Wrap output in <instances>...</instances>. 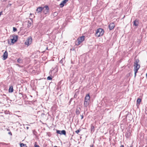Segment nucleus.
Returning a JSON list of instances; mask_svg holds the SVG:
<instances>
[{
    "label": "nucleus",
    "instance_id": "nucleus-1",
    "mask_svg": "<svg viewBox=\"0 0 147 147\" xmlns=\"http://www.w3.org/2000/svg\"><path fill=\"white\" fill-rule=\"evenodd\" d=\"M138 61H135L134 63V71L135 72V76L136 75V74L137 72L138 71L140 68V65H139L138 64Z\"/></svg>",
    "mask_w": 147,
    "mask_h": 147
},
{
    "label": "nucleus",
    "instance_id": "nucleus-2",
    "mask_svg": "<svg viewBox=\"0 0 147 147\" xmlns=\"http://www.w3.org/2000/svg\"><path fill=\"white\" fill-rule=\"evenodd\" d=\"M104 33V30L101 28H99L97 30L95 35L97 37L102 36Z\"/></svg>",
    "mask_w": 147,
    "mask_h": 147
},
{
    "label": "nucleus",
    "instance_id": "nucleus-3",
    "mask_svg": "<svg viewBox=\"0 0 147 147\" xmlns=\"http://www.w3.org/2000/svg\"><path fill=\"white\" fill-rule=\"evenodd\" d=\"M84 40V36H82L80 37H79L77 39V41H78V44L76 43V44L77 45H79L81 43H82Z\"/></svg>",
    "mask_w": 147,
    "mask_h": 147
},
{
    "label": "nucleus",
    "instance_id": "nucleus-4",
    "mask_svg": "<svg viewBox=\"0 0 147 147\" xmlns=\"http://www.w3.org/2000/svg\"><path fill=\"white\" fill-rule=\"evenodd\" d=\"M11 42L12 43H14L17 40V36L13 35L10 36Z\"/></svg>",
    "mask_w": 147,
    "mask_h": 147
},
{
    "label": "nucleus",
    "instance_id": "nucleus-5",
    "mask_svg": "<svg viewBox=\"0 0 147 147\" xmlns=\"http://www.w3.org/2000/svg\"><path fill=\"white\" fill-rule=\"evenodd\" d=\"M32 38L31 37H29L26 40L25 44L26 45H30L32 42Z\"/></svg>",
    "mask_w": 147,
    "mask_h": 147
},
{
    "label": "nucleus",
    "instance_id": "nucleus-6",
    "mask_svg": "<svg viewBox=\"0 0 147 147\" xmlns=\"http://www.w3.org/2000/svg\"><path fill=\"white\" fill-rule=\"evenodd\" d=\"M42 11L45 14H47L49 11V8L48 6H45L42 7Z\"/></svg>",
    "mask_w": 147,
    "mask_h": 147
},
{
    "label": "nucleus",
    "instance_id": "nucleus-7",
    "mask_svg": "<svg viewBox=\"0 0 147 147\" xmlns=\"http://www.w3.org/2000/svg\"><path fill=\"white\" fill-rule=\"evenodd\" d=\"M57 134H59L60 135L63 134L65 135L66 134V131L65 130H63L62 131L57 130Z\"/></svg>",
    "mask_w": 147,
    "mask_h": 147
},
{
    "label": "nucleus",
    "instance_id": "nucleus-8",
    "mask_svg": "<svg viewBox=\"0 0 147 147\" xmlns=\"http://www.w3.org/2000/svg\"><path fill=\"white\" fill-rule=\"evenodd\" d=\"M84 101H88V102L90 101V96L89 94H87L84 98Z\"/></svg>",
    "mask_w": 147,
    "mask_h": 147
},
{
    "label": "nucleus",
    "instance_id": "nucleus-9",
    "mask_svg": "<svg viewBox=\"0 0 147 147\" xmlns=\"http://www.w3.org/2000/svg\"><path fill=\"white\" fill-rule=\"evenodd\" d=\"M69 0H64L59 5L60 7H62Z\"/></svg>",
    "mask_w": 147,
    "mask_h": 147
},
{
    "label": "nucleus",
    "instance_id": "nucleus-10",
    "mask_svg": "<svg viewBox=\"0 0 147 147\" xmlns=\"http://www.w3.org/2000/svg\"><path fill=\"white\" fill-rule=\"evenodd\" d=\"M3 59L5 60L7 59L8 57V53L7 51H6L3 53Z\"/></svg>",
    "mask_w": 147,
    "mask_h": 147
},
{
    "label": "nucleus",
    "instance_id": "nucleus-11",
    "mask_svg": "<svg viewBox=\"0 0 147 147\" xmlns=\"http://www.w3.org/2000/svg\"><path fill=\"white\" fill-rule=\"evenodd\" d=\"M115 26V24L113 23H111L109 25V28L110 30L113 29Z\"/></svg>",
    "mask_w": 147,
    "mask_h": 147
},
{
    "label": "nucleus",
    "instance_id": "nucleus-12",
    "mask_svg": "<svg viewBox=\"0 0 147 147\" xmlns=\"http://www.w3.org/2000/svg\"><path fill=\"white\" fill-rule=\"evenodd\" d=\"M139 24V20L136 19L134 22V25L135 26H138Z\"/></svg>",
    "mask_w": 147,
    "mask_h": 147
},
{
    "label": "nucleus",
    "instance_id": "nucleus-13",
    "mask_svg": "<svg viewBox=\"0 0 147 147\" xmlns=\"http://www.w3.org/2000/svg\"><path fill=\"white\" fill-rule=\"evenodd\" d=\"M30 19L31 20V21H28V28H30V27H31L32 24V19Z\"/></svg>",
    "mask_w": 147,
    "mask_h": 147
},
{
    "label": "nucleus",
    "instance_id": "nucleus-14",
    "mask_svg": "<svg viewBox=\"0 0 147 147\" xmlns=\"http://www.w3.org/2000/svg\"><path fill=\"white\" fill-rule=\"evenodd\" d=\"M42 9H43L42 7H39L36 10L37 13H38L41 12L42 11Z\"/></svg>",
    "mask_w": 147,
    "mask_h": 147
},
{
    "label": "nucleus",
    "instance_id": "nucleus-15",
    "mask_svg": "<svg viewBox=\"0 0 147 147\" xmlns=\"http://www.w3.org/2000/svg\"><path fill=\"white\" fill-rule=\"evenodd\" d=\"M89 102H88V101H84V107H87L89 105Z\"/></svg>",
    "mask_w": 147,
    "mask_h": 147
},
{
    "label": "nucleus",
    "instance_id": "nucleus-16",
    "mask_svg": "<svg viewBox=\"0 0 147 147\" xmlns=\"http://www.w3.org/2000/svg\"><path fill=\"white\" fill-rule=\"evenodd\" d=\"M81 109L80 108H78L77 109L76 111V113L77 115H78L80 113V111Z\"/></svg>",
    "mask_w": 147,
    "mask_h": 147
},
{
    "label": "nucleus",
    "instance_id": "nucleus-17",
    "mask_svg": "<svg viewBox=\"0 0 147 147\" xmlns=\"http://www.w3.org/2000/svg\"><path fill=\"white\" fill-rule=\"evenodd\" d=\"M13 91V87L12 86L10 87L9 89V92H12Z\"/></svg>",
    "mask_w": 147,
    "mask_h": 147
},
{
    "label": "nucleus",
    "instance_id": "nucleus-18",
    "mask_svg": "<svg viewBox=\"0 0 147 147\" xmlns=\"http://www.w3.org/2000/svg\"><path fill=\"white\" fill-rule=\"evenodd\" d=\"M141 101V100L140 98H138L137 100V105L138 104V105H140V103Z\"/></svg>",
    "mask_w": 147,
    "mask_h": 147
},
{
    "label": "nucleus",
    "instance_id": "nucleus-19",
    "mask_svg": "<svg viewBox=\"0 0 147 147\" xmlns=\"http://www.w3.org/2000/svg\"><path fill=\"white\" fill-rule=\"evenodd\" d=\"M94 131V126H92L91 125V132H93Z\"/></svg>",
    "mask_w": 147,
    "mask_h": 147
},
{
    "label": "nucleus",
    "instance_id": "nucleus-20",
    "mask_svg": "<svg viewBox=\"0 0 147 147\" xmlns=\"http://www.w3.org/2000/svg\"><path fill=\"white\" fill-rule=\"evenodd\" d=\"M21 147H27L26 144L22 143L20 144Z\"/></svg>",
    "mask_w": 147,
    "mask_h": 147
},
{
    "label": "nucleus",
    "instance_id": "nucleus-21",
    "mask_svg": "<svg viewBox=\"0 0 147 147\" xmlns=\"http://www.w3.org/2000/svg\"><path fill=\"white\" fill-rule=\"evenodd\" d=\"M52 79V77H51V76H49L47 78V79L48 80H51Z\"/></svg>",
    "mask_w": 147,
    "mask_h": 147
},
{
    "label": "nucleus",
    "instance_id": "nucleus-22",
    "mask_svg": "<svg viewBox=\"0 0 147 147\" xmlns=\"http://www.w3.org/2000/svg\"><path fill=\"white\" fill-rule=\"evenodd\" d=\"M17 61L19 63H21L22 62V60L20 59H18L17 60Z\"/></svg>",
    "mask_w": 147,
    "mask_h": 147
},
{
    "label": "nucleus",
    "instance_id": "nucleus-23",
    "mask_svg": "<svg viewBox=\"0 0 147 147\" xmlns=\"http://www.w3.org/2000/svg\"><path fill=\"white\" fill-rule=\"evenodd\" d=\"M17 30V29L16 28H15L14 27H13V32H16Z\"/></svg>",
    "mask_w": 147,
    "mask_h": 147
},
{
    "label": "nucleus",
    "instance_id": "nucleus-24",
    "mask_svg": "<svg viewBox=\"0 0 147 147\" xmlns=\"http://www.w3.org/2000/svg\"><path fill=\"white\" fill-rule=\"evenodd\" d=\"M80 131L79 130H77L75 131V132L76 133L78 134Z\"/></svg>",
    "mask_w": 147,
    "mask_h": 147
},
{
    "label": "nucleus",
    "instance_id": "nucleus-25",
    "mask_svg": "<svg viewBox=\"0 0 147 147\" xmlns=\"http://www.w3.org/2000/svg\"><path fill=\"white\" fill-rule=\"evenodd\" d=\"M80 116L81 117V119H82L83 118V115H80Z\"/></svg>",
    "mask_w": 147,
    "mask_h": 147
},
{
    "label": "nucleus",
    "instance_id": "nucleus-26",
    "mask_svg": "<svg viewBox=\"0 0 147 147\" xmlns=\"http://www.w3.org/2000/svg\"><path fill=\"white\" fill-rule=\"evenodd\" d=\"M8 134L11 135H12V133L11 132H8Z\"/></svg>",
    "mask_w": 147,
    "mask_h": 147
},
{
    "label": "nucleus",
    "instance_id": "nucleus-27",
    "mask_svg": "<svg viewBox=\"0 0 147 147\" xmlns=\"http://www.w3.org/2000/svg\"><path fill=\"white\" fill-rule=\"evenodd\" d=\"M35 147H40V146L38 145H35Z\"/></svg>",
    "mask_w": 147,
    "mask_h": 147
},
{
    "label": "nucleus",
    "instance_id": "nucleus-28",
    "mask_svg": "<svg viewBox=\"0 0 147 147\" xmlns=\"http://www.w3.org/2000/svg\"><path fill=\"white\" fill-rule=\"evenodd\" d=\"M2 1H5L7 0H1Z\"/></svg>",
    "mask_w": 147,
    "mask_h": 147
},
{
    "label": "nucleus",
    "instance_id": "nucleus-29",
    "mask_svg": "<svg viewBox=\"0 0 147 147\" xmlns=\"http://www.w3.org/2000/svg\"><path fill=\"white\" fill-rule=\"evenodd\" d=\"M120 147H124L123 145H121Z\"/></svg>",
    "mask_w": 147,
    "mask_h": 147
},
{
    "label": "nucleus",
    "instance_id": "nucleus-30",
    "mask_svg": "<svg viewBox=\"0 0 147 147\" xmlns=\"http://www.w3.org/2000/svg\"><path fill=\"white\" fill-rule=\"evenodd\" d=\"M90 147H93V145H91L90 146Z\"/></svg>",
    "mask_w": 147,
    "mask_h": 147
},
{
    "label": "nucleus",
    "instance_id": "nucleus-31",
    "mask_svg": "<svg viewBox=\"0 0 147 147\" xmlns=\"http://www.w3.org/2000/svg\"><path fill=\"white\" fill-rule=\"evenodd\" d=\"M26 129H28V128H29V127H26Z\"/></svg>",
    "mask_w": 147,
    "mask_h": 147
},
{
    "label": "nucleus",
    "instance_id": "nucleus-32",
    "mask_svg": "<svg viewBox=\"0 0 147 147\" xmlns=\"http://www.w3.org/2000/svg\"><path fill=\"white\" fill-rule=\"evenodd\" d=\"M62 59H61V60L60 61V62H62Z\"/></svg>",
    "mask_w": 147,
    "mask_h": 147
},
{
    "label": "nucleus",
    "instance_id": "nucleus-33",
    "mask_svg": "<svg viewBox=\"0 0 147 147\" xmlns=\"http://www.w3.org/2000/svg\"><path fill=\"white\" fill-rule=\"evenodd\" d=\"M62 59H61V60L60 61V62H62Z\"/></svg>",
    "mask_w": 147,
    "mask_h": 147
},
{
    "label": "nucleus",
    "instance_id": "nucleus-34",
    "mask_svg": "<svg viewBox=\"0 0 147 147\" xmlns=\"http://www.w3.org/2000/svg\"><path fill=\"white\" fill-rule=\"evenodd\" d=\"M54 147H57V146H55Z\"/></svg>",
    "mask_w": 147,
    "mask_h": 147
},
{
    "label": "nucleus",
    "instance_id": "nucleus-35",
    "mask_svg": "<svg viewBox=\"0 0 147 147\" xmlns=\"http://www.w3.org/2000/svg\"><path fill=\"white\" fill-rule=\"evenodd\" d=\"M146 77H147V73H146Z\"/></svg>",
    "mask_w": 147,
    "mask_h": 147
},
{
    "label": "nucleus",
    "instance_id": "nucleus-36",
    "mask_svg": "<svg viewBox=\"0 0 147 147\" xmlns=\"http://www.w3.org/2000/svg\"><path fill=\"white\" fill-rule=\"evenodd\" d=\"M32 15V14H31V13H30V15Z\"/></svg>",
    "mask_w": 147,
    "mask_h": 147
},
{
    "label": "nucleus",
    "instance_id": "nucleus-37",
    "mask_svg": "<svg viewBox=\"0 0 147 147\" xmlns=\"http://www.w3.org/2000/svg\"><path fill=\"white\" fill-rule=\"evenodd\" d=\"M9 5H11V4H10Z\"/></svg>",
    "mask_w": 147,
    "mask_h": 147
}]
</instances>
